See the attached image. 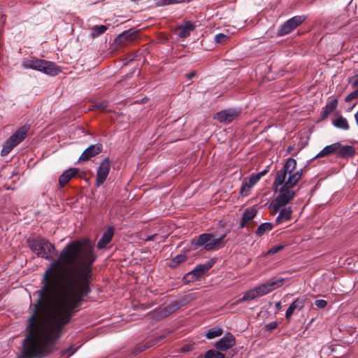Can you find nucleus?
<instances>
[{"label": "nucleus", "mask_w": 358, "mask_h": 358, "mask_svg": "<svg viewBox=\"0 0 358 358\" xmlns=\"http://www.w3.org/2000/svg\"><path fill=\"white\" fill-rule=\"evenodd\" d=\"M292 146H289V147L288 148L287 151H288V152H289L290 150H292Z\"/></svg>", "instance_id": "obj_47"}, {"label": "nucleus", "mask_w": 358, "mask_h": 358, "mask_svg": "<svg viewBox=\"0 0 358 358\" xmlns=\"http://www.w3.org/2000/svg\"><path fill=\"white\" fill-rule=\"evenodd\" d=\"M204 358H225V355L221 352L209 350L206 352Z\"/></svg>", "instance_id": "obj_32"}, {"label": "nucleus", "mask_w": 358, "mask_h": 358, "mask_svg": "<svg viewBox=\"0 0 358 358\" xmlns=\"http://www.w3.org/2000/svg\"><path fill=\"white\" fill-rule=\"evenodd\" d=\"M213 264L214 262L209 261L206 264L196 266L192 271L199 280L212 268Z\"/></svg>", "instance_id": "obj_19"}, {"label": "nucleus", "mask_w": 358, "mask_h": 358, "mask_svg": "<svg viewBox=\"0 0 358 358\" xmlns=\"http://www.w3.org/2000/svg\"><path fill=\"white\" fill-rule=\"evenodd\" d=\"M138 37V31L134 29H129L119 34L115 39V43L120 47L127 46Z\"/></svg>", "instance_id": "obj_11"}, {"label": "nucleus", "mask_w": 358, "mask_h": 358, "mask_svg": "<svg viewBox=\"0 0 358 358\" xmlns=\"http://www.w3.org/2000/svg\"><path fill=\"white\" fill-rule=\"evenodd\" d=\"M296 166V161L294 158L287 159L282 169L277 171L273 187L279 194L270 203L272 214H276L280 208L287 204L295 196L294 187L301 178L303 170L294 172Z\"/></svg>", "instance_id": "obj_2"}, {"label": "nucleus", "mask_w": 358, "mask_h": 358, "mask_svg": "<svg viewBox=\"0 0 358 358\" xmlns=\"http://www.w3.org/2000/svg\"><path fill=\"white\" fill-rule=\"evenodd\" d=\"M111 167V162L108 157L105 158L99 164L96 171V185L101 186L107 179Z\"/></svg>", "instance_id": "obj_8"}, {"label": "nucleus", "mask_w": 358, "mask_h": 358, "mask_svg": "<svg viewBox=\"0 0 358 358\" xmlns=\"http://www.w3.org/2000/svg\"><path fill=\"white\" fill-rule=\"evenodd\" d=\"M77 350V348H75L74 346L71 345L70 346L69 348H68L67 349H66L65 350H64L62 352V355H66V357H70L72 355H73Z\"/></svg>", "instance_id": "obj_40"}, {"label": "nucleus", "mask_w": 358, "mask_h": 358, "mask_svg": "<svg viewBox=\"0 0 358 358\" xmlns=\"http://www.w3.org/2000/svg\"><path fill=\"white\" fill-rule=\"evenodd\" d=\"M29 128L24 126L19 128L5 142L1 150V156L7 155L16 145L21 143L26 137Z\"/></svg>", "instance_id": "obj_6"}, {"label": "nucleus", "mask_w": 358, "mask_h": 358, "mask_svg": "<svg viewBox=\"0 0 358 358\" xmlns=\"http://www.w3.org/2000/svg\"><path fill=\"white\" fill-rule=\"evenodd\" d=\"M338 101L337 99H333L328 102L326 106L322 108L321 112V120H326L329 115L337 108Z\"/></svg>", "instance_id": "obj_22"}, {"label": "nucleus", "mask_w": 358, "mask_h": 358, "mask_svg": "<svg viewBox=\"0 0 358 358\" xmlns=\"http://www.w3.org/2000/svg\"><path fill=\"white\" fill-rule=\"evenodd\" d=\"M235 344L236 339L234 336L231 333H227L215 343V347L220 351H227L234 347Z\"/></svg>", "instance_id": "obj_12"}, {"label": "nucleus", "mask_w": 358, "mask_h": 358, "mask_svg": "<svg viewBox=\"0 0 358 358\" xmlns=\"http://www.w3.org/2000/svg\"><path fill=\"white\" fill-rule=\"evenodd\" d=\"M268 172V166L266 169L263 170L262 171H261L257 174V176H259V178L261 179L262 177L265 176Z\"/></svg>", "instance_id": "obj_44"}, {"label": "nucleus", "mask_w": 358, "mask_h": 358, "mask_svg": "<svg viewBox=\"0 0 358 358\" xmlns=\"http://www.w3.org/2000/svg\"><path fill=\"white\" fill-rule=\"evenodd\" d=\"M22 65L26 69L37 70L52 76H57L61 71L59 66L54 62L36 57L24 59Z\"/></svg>", "instance_id": "obj_5"}, {"label": "nucleus", "mask_w": 358, "mask_h": 358, "mask_svg": "<svg viewBox=\"0 0 358 358\" xmlns=\"http://www.w3.org/2000/svg\"><path fill=\"white\" fill-rule=\"evenodd\" d=\"M333 124L336 128L341 129L348 130L350 129L347 119L343 116H339L336 120H334L333 121Z\"/></svg>", "instance_id": "obj_25"}, {"label": "nucleus", "mask_w": 358, "mask_h": 358, "mask_svg": "<svg viewBox=\"0 0 358 358\" xmlns=\"http://www.w3.org/2000/svg\"><path fill=\"white\" fill-rule=\"evenodd\" d=\"M278 323L277 322H271L266 324V327L268 330H273L277 328Z\"/></svg>", "instance_id": "obj_43"}, {"label": "nucleus", "mask_w": 358, "mask_h": 358, "mask_svg": "<svg viewBox=\"0 0 358 358\" xmlns=\"http://www.w3.org/2000/svg\"><path fill=\"white\" fill-rule=\"evenodd\" d=\"M131 1H134V2H138L140 0H131Z\"/></svg>", "instance_id": "obj_48"}, {"label": "nucleus", "mask_w": 358, "mask_h": 358, "mask_svg": "<svg viewBox=\"0 0 358 358\" xmlns=\"http://www.w3.org/2000/svg\"><path fill=\"white\" fill-rule=\"evenodd\" d=\"M196 28L195 24L190 21H185L183 24L178 27V36L180 38H185L190 35V32Z\"/></svg>", "instance_id": "obj_18"}, {"label": "nucleus", "mask_w": 358, "mask_h": 358, "mask_svg": "<svg viewBox=\"0 0 358 358\" xmlns=\"http://www.w3.org/2000/svg\"><path fill=\"white\" fill-rule=\"evenodd\" d=\"M273 229V224L270 222L261 224L256 230V234L259 236H263L266 232L270 231Z\"/></svg>", "instance_id": "obj_30"}, {"label": "nucleus", "mask_w": 358, "mask_h": 358, "mask_svg": "<svg viewBox=\"0 0 358 358\" xmlns=\"http://www.w3.org/2000/svg\"><path fill=\"white\" fill-rule=\"evenodd\" d=\"M223 333V329L220 327H215L213 328H211L208 329L206 332V337L208 339H213L214 338L218 337L221 336Z\"/></svg>", "instance_id": "obj_27"}, {"label": "nucleus", "mask_w": 358, "mask_h": 358, "mask_svg": "<svg viewBox=\"0 0 358 358\" xmlns=\"http://www.w3.org/2000/svg\"><path fill=\"white\" fill-rule=\"evenodd\" d=\"M80 172L77 168H70L65 171L59 178V185L64 187L72 178H75Z\"/></svg>", "instance_id": "obj_15"}, {"label": "nucleus", "mask_w": 358, "mask_h": 358, "mask_svg": "<svg viewBox=\"0 0 358 358\" xmlns=\"http://www.w3.org/2000/svg\"><path fill=\"white\" fill-rule=\"evenodd\" d=\"M257 215V210L252 208H247L244 210L242 216V220L240 223V228H244L246 224L253 220Z\"/></svg>", "instance_id": "obj_23"}, {"label": "nucleus", "mask_w": 358, "mask_h": 358, "mask_svg": "<svg viewBox=\"0 0 358 358\" xmlns=\"http://www.w3.org/2000/svg\"><path fill=\"white\" fill-rule=\"evenodd\" d=\"M283 248L284 246L282 245L273 246L267 252L266 255H274L275 253H277L279 251H280Z\"/></svg>", "instance_id": "obj_39"}, {"label": "nucleus", "mask_w": 358, "mask_h": 358, "mask_svg": "<svg viewBox=\"0 0 358 358\" xmlns=\"http://www.w3.org/2000/svg\"><path fill=\"white\" fill-rule=\"evenodd\" d=\"M164 336H159L155 338H150L145 341H143L141 343H139L138 345L135 347V348L133 350L132 354L134 355H136L142 352H143L145 350L151 348L152 346L159 343L162 341L164 339Z\"/></svg>", "instance_id": "obj_13"}, {"label": "nucleus", "mask_w": 358, "mask_h": 358, "mask_svg": "<svg viewBox=\"0 0 358 358\" xmlns=\"http://www.w3.org/2000/svg\"><path fill=\"white\" fill-rule=\"evenodd\" d=\"M306 302V298L303 296L296 299L289 306L286 311L285 317L286 319L289 320L295 310H301L303 308Z\"/></svg>", "instance_id": "obj_16"}, {"label": "nucleus", "mask_w": 358, "mask_h": 358, "mask_svg": "<svg viewBox=\"0 0 358 358\" xmlns=\"http://www.w3.org/2000/svg\"><path fill=\"white\" fill-rule=\"evenodd\" d=\"M96 255L87 239L70 242L45 271L38 299L27 320L20 358H44L53 351L64 327L92 292Z\"/></svg>", "instance_id": "obj_1"}, {"label": "nucleus", "mask_w": 358, "mask_h": 358, "mask_svg": "<svg viewBox=\"0 0 358 358\" xmlns=\"http://www.w3.org/2000/svg\"><path fill=\"white\" fill-rule=\"evenodd\" d=\"M196 76V72L195 71H191L190 73H189L188 74H187V78L188 79H192V78H194V76Z\"/></svg>", "instance_id": "obj_45"}, {"label": "nucleus", "mask_w": 358, "mask_h": 358, "mask_svg": "<svg viewBox=\"0 0 358 358\" xmlns=\"http://www.w3.org/2000/svg\"><path fill=\"white\" fill-rule=\"evenodd\" d=\"M358 99V88L350 93L345 99L346 102H349L353 99Z\"/></svg>", "instance_id": "obj_38"}, {"label": "nucleus", "mask_w": 358, "mask_h": 358, "mask_svg": "<svg viewBox=\"0 0 358 358\" xmlns=\"http://www.w3.org/2000/svg\"><path fill=\"white\" fill-rule=\"evenodd\" d=\"M227 233L216 238L213 234L204 233L192 240V244L196 247H203L206 251L218 250L225 246L227 240Z\"/></svg>", "instance_id": "obj_4"}, {"label": "nucleus", "mask_w": 358, "mask_h": 358, "mask_svg": "<svg viewBox=\"0 0 358 358\" xmlns=\"http://www.w3.org/2000/svg\"><path fill=\"white\" fill-rule=\"evenodd\" d=\"M260 180L259 176L257 173H252L249 178H247L248 182L250 185H255Z\"/></svg>", "instance_id": "obj_37"}, {"label": "nucleus", "mask_w": 358, "mask_h": 358, "mask_svg": "<svg viewBox=\"0 0 358 358\" xmlns=\"http://www.w3.org/2000/svg\"><path fill=\"white\" fill-rule=\"evenodd\" d=\"M341 147L340 143H334L324 147L313 159L324 157L334 152L337 153L338 149Z\"/></svg>", "instance_id": "obj_21"}, {"label": "nucleus", "mask_w": 358, "mask_h": 358, "mask_svg": "<svg viewBox=\"0 0 358 358\" xmlns=\"http://www.w3.org/2000/svg\"><path fill=\"white\" fill-rule=\"evenodd\" d=\"M108 102L106 101H103L95 103L93 106V108L94 109L98 110L99 112L103 113L108 110Z\"/></svg>", "instance_id": "obj_34"}, {"label": "nucleus", "mask_w": 358, "mask_h": 358, "mask_svg": "<svg viewBox=\"0 0 358 358\" xmlns=\"http://www.w3.org/2000/svg\"><path fill=\"white\" fill-rule=\"evenodd\" d=\"M187 259L185 255H179L173 257L169 262V266L171 268H175L178 267L181 263L186 262Z\"/></svg>", "instance_id": "obj_29"}, {"label": "nucleus", "mask_w": 358, "mask_h": 358, "mask_svg": "<svg viewBox=\"0 0 358 358\" xmlns=\"http://www.w3.org/2000/svg\"><path fill=\"white\" fill-rule=\"evenodd\" d=\"M257 297H258V294H257V292H255V289H253L252 290H250V291L245 292L243 294V297L240 298L239 299H238L234 303V304L237 305V304H239L240 303L243 302V301H251V300H253V299H256Z\"/></svg>", "instance_id": "obj_26"}, {"label": "nucleus", "mask_w": 358, "mask_h": 358, "mask_svg": "<svg viewBox=\"0 0 358 358\" xmlns=\"http://www.w3.org/2000/svg\"><path fill=\"white\" fill-rule=\"evenodd\" d=\"M306 19V17L304 15H296L290 18L281 25L278 31V35L282 36L291 33L301 24Z\"/></svg>", "instance_id": "obj_7"}, {"label": "nucleus", "mask_w": 358, "mask_h": 358, "mask_svg": "<svg viewBox=\"0 0 358 358\" xmlns=\"http://www.w3.org/2000/svg\"><path fill=\"white\" fill-rule=\"evenodd\" d=\"M190 0H159L157 5L159 6H165L171 4H177L184 2H189Z\"/></svg>", "instance_id": "obj_33"}, {"label": "nucleus", "mask_w": 358, "mask_h": 358, "mask_svg": "<svg viewBox=\"0 0 358 358\" xmlns=\"http://www.w3.org/2000/svg\"><path fill=\"white\" fill-rule=\"evenodd\" d=\"M241 114V110L238 108H228L215 113L214 118L220 122L229 124L235 120Z\"/></svg>", "instance_id": "obj_10"}, {"label": "nucleus", "mask_w": 358, "mask_h": 358, "mask_svg": "<svg viewBox=\"0 0 358 358\" xmlns=\"http://www.w3.org/2000/svg\"><path fill=\"white\" fill-rule=\"evenodd\" d=\"M292 210L289 207L282 208L276 218V223L279 224L283 222L289 221L292 218Z\"/></svg>", "instance_id": "obj_24"}, {"label": "nucleus", "mask_w": 358, "mask_h": 358, "mask_svg": "<svg viewBox=\"0 0 358 358\" xmlns=\"http://www.w3.org/2000/svg\"><path fill=\"white\" fill-rule=\"evenodd\" d=\"M102 151V145L97 143L90 145L79 157V162H87L92 157L99 155Z\"/></svg>", "instance_id": "obj_14"}, {"label": "nucleus", "mask_w": 358, "mask_h": 358, "mask_svg": "<svg viewBox=\"0 0 358 358\" xmlns=\"http://www.w3.org/2000/svg\"><path fill=\"white\" fill-rule=\"evenodd\" d=\"M197 278L194 274V273L191 271L190 272L186 273L183 278L182 281L185 284H189L191 282H193L196 280H197Z\"/></svg>", "instance_id": "obj_35"}, {"label": "nucleus", "mask_w": 358, "mask_h": 358, "mask_svg": "<svg viewBox=\"0 0 358 358\" xmlns=\"http://www.w3.org/2000/svg\"><path fill=\"white\" fill-rule=\"evenodd\" d=\"M282 307L281 302L278 301L275 303V308L279 310Z\"/></svg>", "instance_id": "obj_46"}, {"label": "nucleus", "mask_w": 358, "mask_h": 358, "mask_svg": "<svg viewBox=\"0 0 358 358\" xmlns=\"http://www.w3.org/2000/svg\"><path fill=\"white\" fill-rule=\"evenodd\" d=\"M285 281L284 278L279 279H271L268 282L261 285L259 287L255 288L257 294H258V297L264 296L275 289L280 287L282 285Z\"/></svg>", "instance_id": "obj_9"}, {"label": "nucleus", "mask_w": 358, "mask_h": 358, "mask_svg": "<svg viewBox=\"0 0 358 358\" xmlns=\"http://www.w3.org/2000/svg\"><path fill=\"white\" fill-rule=\"evenodd\" d=\"M252 186L250 185L249 182H248L247 178H245L241 184V189H240V194L243 196H247L249 195L250 189Z\"/></svg>", "instance_id": "obj_31"}, {"label": "nucleus", "mask_w": 358, "mask_h": 358, "mask_svg": "<svg viewBox=\"0 0 358 358\" xmlns=\"http://www.w3.org/2000/svg\"><path fill=\"white\" fill-rule=\"evenodd\" d=\"M350 81L351 82V86L352 88H357L358 87V74L352 76Z\"/></svg>", "instance_id": "obj_42"}, {"label": "nucleus", "mask_w": 358, "mask_h": 358, "mask_svg": "<svg viewBox=\"0 0 358 358\" xmlns=\"http://www.w3.org/2000/svg\"><path fill=\"white\" fill-rule=\"evenodd\" d=\"M355 155V149L351 145H342L337 150L336 155L338 157L348 158L352 157Z\"/></svg>", "instance_id": "obj_20"}, {"label": "nucleus", "mask_w": 358, "mask_h": 358, "mask_svg": "<svg viewBox=\"0 0 358 358\" xmlns=\"http://www.w3.org/2000/svg\"><path fill=\"white\" fill-rule=\"evenodd\" d=\"M27 243L33 252L45 259L52 260L53 256L57 255L55 245L41 236L29 238L27 240Z\"/></svg>", "instance_id": "obj_3"}, {"label": "nucleus", "mask_w": 358, "mask_h": 358, "mask_svg": "<svg viewBox=\"0 0 358 358\" xmlns=\"http://www.w3.org/2000/svg\"><path fill=\"white\" fill-rule=\"evenodd\" d=\"M108 29L106 25L94 26L90 29L91 36L92 38H97L104 34Z\"/></svg>", "instance_id": "obj_28"}, {"label": "nucleus", "mask_w": 358, "mask_h": 358, "mask_svg": "<svg viewBox=\"0 0 358 358\" xmlns=\"http://www.w3.org/2000/svg\"><path fill=\"white\" fill-rule=\"evenodd\" d=\"M229 36L224 34H218L215 36V41L217 43H222L227 41Z\"/></svg>", "instance_id": "obj_36"}, {"label": "nucleus", "mask_w": 358, "mask_h": 358, "mask_svg": "<svg viewBox=\"0 0 358 358\" xmlns=\"http://www.w3.org/2000/svg\"><path fill=\"white\" fill-rule=\"evenodd\" d=\"M315 304L319 308H324L327 306V303L325 300L319 299L315 301Z\"/></svg>", "instance_id": "obj_41"}, {"label": "nucleus", "mask_w": 358, "mask_h": 358, "mask_svg": "<svg viewBox=\"0 0 358 358\" xmlns=\"http://www.w3.org/2000/svg\"><path fill=\"white\" fill-rule=\"evenodd\" d=\"M355 106V104H354V106H353L352 107L350 108L349 110H352V108H353Z\"/></svg>", "instance_id": "obj_49"}, {"label": "nucleus", "mask_w": 358, "mask_h": 358, "mask_svg": "<svg viewBox=\"0 0 358 358\" xmlns=\"http://www.w3.org/2000/svg\"><path fill=\"white\" fill-rule=\"evenodd\" d=\"M113 235L114 231L113 228L109 227L103 233L101 238L98 241L96 245L97 248L99 250L105 248L106 245L111 241Z\"/></svg>", "instance_id": "obj_17"}]
</instances>
